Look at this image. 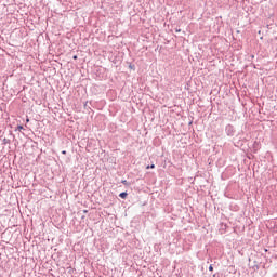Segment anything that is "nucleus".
Instances as JSON below:
<instances>
[{
	"label": "nucleus",
	"instance_id": "obj_1",
	"mask_svg": "<svg viewBox=\"0 0 277 277\" xmlns=\"http://www.w3.org/2000/svg\"><path fill=\"white\" fill-rule=\"evenodd\" d=\"M119 196L124 200L129 194L127 192L120 193Z\"/></svg>",
	"mask_w": 277,
	"mask_h": 277
},
{
	"label": "nucleus",
	"instance_id": "obj_2",
	"mask_svg": "<svg viewBox=\"0 0 277 277\" xmlns=\"http://www.w3.org/2000/svg\"><path fill=\"white\" fill-rule=\"evenodd\" d=\"M149 168L153 170L155 169V164H151V166H147L146 169L149 170Z\"/></svg>",
	"mask_w": 277,
	"mask_h": 277
},
{
	"label": "nucleus",
	"instance_id": "obj_3",
	"mask_svg": "<svg viewBox=\"0 0 277 277\" xmlns=\"http://www.w3.org/2000/svg\"><path fill=\"white\" fill-rule=\"evenodd\" d=\"M122 183H123V185H127V181L126 180H123Z\"/></svg>",
	"mask_w": 277,
	"mask_h": 277
},
{
	"label": "nucleus",
	"instance_id": "obj_4",
	"mask_svg": "<svg viewBox=\"0 0 277 277\" xmlns=\"http://www.w3.org/2000/svg\"><path fill=\"white\" fill-rule=\"evenodd\" d=\"M62 155H66V150H63V151H62Z\"/></svg>",
	"mask_w": 277,
	"mask_h": 277
},
{
	"label": "nucleus",
	"instance_id": "obj_5",
	"mask_svg": "<svg viewBox=\"0 0 277 277\" xmlns=\"http://www.w3.org/2000/svg\"><path fill=\"white\" fill-rule=\"evenodd\" d=\"M209 269H210V272L213 271V266H210Z\"/></svg>",
	"mask_w": 277,
	"mask_h": 277
},
{
	"label": "nucleus",
	"instance_id": "obj_6",
	"mask_svg": "<svg viewBox=\"0 0 277 277\" xmlns=\"http://www.w3.org/2000/svg\"><path fill=\"white\" fill-rule=\"evenodd\" d=\"M74 60H77V56H74Z\"/></svg>",
	"mask_w": 277,
	"mask_h": 277
},
{
	"label": "nucleus",
	"instance_id": "obj_7",
	"mask_svg": "<svg viewBox=\"0 0 277 277\" xmlns=\"http://www.w3.org/2000/svg\"><path fill=\"white\" fill-rule=\"evenodd\" d=\"M26 122H29V119H26Z\"/></svg>",
	"mask_w": 277,
	"mask_h": 277
}]
</instances>
